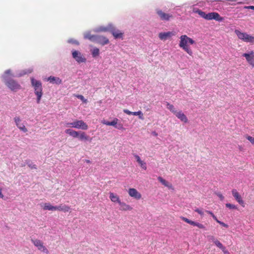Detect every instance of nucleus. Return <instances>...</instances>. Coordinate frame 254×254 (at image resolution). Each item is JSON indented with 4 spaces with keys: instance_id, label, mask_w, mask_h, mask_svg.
Returning a JSON list of instances; mask_svg holds the SVG:
<instances>
[{
    "instance_id": "obj_48",
    "label": "nucleus",
    "mask_w": 254,
    "mask_h": 254,
    "mask_svg": "<svg viewBox=\"0 0 254 254\" xmlns=\"http://www.w3.org/2000/svg\"><path fill=\"white\" fill-rule=\"evenodd\" d=\"M4 195L2 193V189L0 187V198H3Z\"/></svg>"
},
{
    "instance_id": "obj_45",
    "label": "nucleus",
    "mask_w": 254,
    "mask_h": 254,
    "mask_svg": "<svg viewBox=\"0 0 254 254\" xmlns=\"http://www.w3.org/2000/svg\"><path fill=\"white\" fill-rule=\"evenodd\" d=\"M221 250L224 254H229V251L226 249L225 246L224 247V249L223 248Z\"/></svg>"
},
{
    "instance_id": "obj_34",
    "label": "nucleus",
    "mask_w": 254,
    "mask_h": 254,
    "mask_svg": "<svg viewBox=\"0 0 254 254\" xmlns=\"http://www.w3.org/2000/svg\"><path fill=\"white\" fill-rule=\"evenodd\" d=\"M92 55L93 57H96L99 55V49L95 48L92 51Z\"/></svg>"
},
{
    "instance_id": "obj_10",
    "label": "nucleus",
    "mask_w": 254,
    "mask_h": 254,
    "mask_svg": "<svg viewBox=\"0 0 254 254\" xmlns=\"http://www.w3.org/2000/svg\"><path fill=\"white\" fill-rule=\"evenodd\" d=\"M33 244L38 248V250L48 254L49 253L47 249L43 245V243L39 240H32Z\"/></svg>"
},
{
    "instance_id": "obj_7",
    "label": "nucleus",
    "mask_w": 254,
    "mask_h": 254,
    "mask_svg": "<svg viewBox=\"0 0 254 254\" xmlns=\"http://www.w3.org/2000/svg\"><path fill=\"white\" fill-rule=\"evenodd\" d=\"M242 56L246 58L249 64L254 67V52L253 51H250L248 53H244Z\"/></svg>"
},
{
    "instance_id": "obj_5",
    "label": "nucleus",
    "mask_w": 254,
    "mask_h": 254,
    "mask_svg": "<svg viewBox=\"0 0 254 254\" xmlns=\"http://www.w3.org/2000/svg\"><path fill=\"white\" fill-rule=\"evenodd\" d=\"M5 85L11 91L16 92L21 88V85L15 80L10 79L4 81Z\"/></svg>"
},
{
    "instance_id": "obj_32",
    "label": "nucleus",
    "mask_w": 254,
    "mask_h": 254,
    "mask_svg": "<svg viewBox=\"0 0 254 254\" xmlns=\"http://www.w3.org/2000/svg\"><path fill=\"white\" fill-rule=\"evenodd\" d=\"M132 115L134 116H138V118L142 120L144 119L143 114L141 111L133 112H132Z\"/></svg>"
},
{
    "instance_id": "obj_41",
    "label": "nucleus",
    "mask_w": 254,
    "mask_h": 254,
    "mask_svg": "<svg viewBox=\"0 0 254 254\" xmlns=\"http://www.w3.org/2000/svg\"><path fill=\"white\" fill-rule=\"evenodd\" d=\"M11 70L10 69L6 70L4 72V75H3V78L4 79L5 81H6V75H11Z\"/></svg>"
},
{
    "instance_id": "obj_35",
    "label": "nucleus",
    "mask_w": 254,
    "mask_h": 254,
    "mask_svg": "<svg viewBox=\"0 0 254 254\" xmlns=\"http://www.w3.org/2000/svg\"><path fill=\"white\" fill-rule=\"evenodd\" d=\"M20 130H22V131L26 132L27 131V129L25 127V126L23 124H20L19 125H18L17 127Z\"/></svg>"
},
{
    "instance_id": "obj_1",
    "label": "nucleus",
    "mask_w": 254,
    "mask_h": 254,
    "mask_svg": "<svg viewBox=\"0 0 254 254\" xmlns=\"http://www.w3.org/2000/svg\"><path fill=\"white\" fill-rule=\"evenodd\" d=\"M180 41L179 43V46L182 48L185 52H186L190 56H192L193 52L191 49L189 47L188 44L189 43L190 45L193 44L195 42L194 41L189 37L186 35L181 36L180 37Z\"/></svg>"
},
{
    "instance_id": "obj_31",
    "label": "nucleus",
    "mask_w": 254,
    "mask_h": 254,
    "mask_svg": "<svg viewBox=\"0 0 254 254\" xmlns=\"http://www.w3.org/2000/svg\"><path fill=\"white\" fill-rule=\"evenodd\" d=\"M167 108L171 112H172L173 113H174V114H175L177 112L174 106L172 104H171L170 103H169L168 102H167Z\"/></svg>"
},
{
    "instance_id": "obj_47",
    "label": "nucleus",
    "mask_w": 254,
    "mask_h": 254,
    "mask_svg": "<svg viewBox=\"0 0 254 254\" xmlns=\"http://www.w3.org/2000/svg\"><path fill=\"white\" fill-rule=\"evenodd\" d=\"M124 112L128 115H132V112L129 111V110L127 109H124Z\"/></svg>"
},
{
    "instance_id": "obj_21",
    "label": "nucleus",
    "mask_w": 254,
    "mask_h": 254,
    "mask_svg": "<svg viewBox=\"0 0 254 254\" xmlns=\"http://www.w3.org/2000/svg\"><path fill=\"white\" fill-rule=\"evenodd\" d=\"M109 195L110 199L113 202L118 203L119 204L121 201L119 196L117 194H115L113 192H110Z\"/></svg>"
},
{
    "instance_id": "obj_12",
    "label": "nucleus",
    "mask_w": 254,
    "mask_h": 254,
    "mask_svg": "<svg viewBox=\"0 0 254 254\" xmlns=\"http://www.w3.org/2000/svg\"><path fill=\"white\" fill-rule=\"evenodd\" d=\"M180 218L182 220H183L184 221L186 222V223H187L188 224H190L194 226H196L200 229H205V226L201 223L192 221V220H190L185 217L182 216Z\"/></svg>"
},
{
    "instance_id": "obj_37",
    "label": "nucleus",
    "mask_w": 254,
    "mask_h": 254,
    "mask_svg": "<svg viewBox=\"0 0 254 254\" xmlns=\"http://www.w3.org/2000/svg\"><path fill=\"white\" fill-rule=\"evenodd\" d=\"M226 206L230 209H236L237 208L235 205L231 203H226Z\"/></svg>"
},
{
    "instance_id": "obj_44",
    "label": "nucleus",
    "mask_w": 254,
    "mask_h": 254,
    "mask_svg": "<svg viewBox=\"0 0 254 254\" xmlns=\"http://www.w3.org/2000/svg\"><path fill=\"white\" fill-rule=\"evenodd\" d=\"M195 211L197 212L200 215H203V211L201 210H200V209H199L198 208H197V209H195Z\"/></svg>"
},
{
    "instance_id": "obj_18",
    "label": "nucleus",
    "mask_w": 254,
    "mask_h": 254,
    "mask_svg": "<svg viewBox=\"0 0 254 254\" xmlns=\"http://www.w3.org/2000/svg\"><path fill=\"white\" fill-rule=\"evenodd\" d=\"M209 240L212 241V242L214 244V245L220 249L222 250L223 248L224 249V246L216 238H215L213 236H208Z\"/></svg>"
},
{
    "instance_id": "obj_19",
    "label": "nucleus",
    "mask_w": 254,
    "mask_h": 254,
    "mask_svg": "<svg viewBox=\"0 0 254 254\" xmlns=\"http://www.w3.org/2000/svg\"><path fill=\"white\" fill-rule=\"evenodd\" d=\"M119 204L120 206V210L121 211H131L132 209V207L131 206L124 202L121 201Z\"/></svg>"
},
{
    "instance_id": "obj_52",
    "label": "nucleus",
    "mask_w": 254,
    "mask_h": 254,
    "mask_svg": "<svg viewBox=\"0 0 254 254\" xmlns=\"http://www.w3.org/2000/svg\"><path fill=\"white\" fill-rule=\"evenodd\" d=\"M246 8L254 10V6H249L246 7Z\"/></svg>"
},
{
    "instance_id": "obj_38",
    "label": "nucleus",
    "mask_w": 254,
    "mask_h": 254,
    "mask_svg": "<svg viewBox=\"0 0 254 254\" xmlns=\"http://www.w3.org/2000/svg\"><path fill=\"white\" fill-rule=\"evenodd\" d=\"M76 97L80 99L81 101H82L84 103H86L87 102V100L85 99L83 96L81 95H76Z\"/></svg>"
},
{
    "instance_id": "obj_6",
    "label": "nucleus",
    "mask_w": 254,
    "mask_h": 254,
    "mask_svg": "<svg viewBox=\"0 0 254 254\" xmlns=\"http://www.w3.org/2000/svg\"><path fill=\"white\" fill-rule=\"evenodd\" d=\"M156 12L159 17L160 20L162 21H169L171 19L173 18L172 14L166 13L159 8L156 9Z\"/></svg>"
},
{
    "instance_id": "obj_55",
    "label": "nucleus",
    "mask_w": 254,
    "mask_h": 254,
    "mask_svg": "<svg viewBox=\"0 0 254 254\" xmlns=\"http://www.w3.org/2000/svg\"><path fill=\"white\" fill-rule=\"evenodd\" d=\"M217 1H222L223 0H217Z\"/></svg>"
},
{
    "instance_id": "obj_24",
    "label": "nucleus",
    "mask_w": 254,
    "mask_h": 254,
    "mask_svg": "<svg viewBox=\"0 0 254 254\" xmlns=\"http://www.w3.org/2000/svg\"><path fill=\"white\" fill-rule=\"evenodd\" d=\"M65 132L74 138L78 137L79 135V132L74 130L71 129H66L65 130Z\"/></svg>"
},
{
    "instance_id": "obj_28",
    "label": "nucleus",
    "mask_w": 254,
    "mask_h": 254,
    "mask_svg": "<svg viewBox=\"0 0 254 254\" xmlns=\"http://www.w3.org/2000/svg\"><path fill=\"white\" fill-rule=\"evenodd\" d=\"M78 137L81 140H88L89 139V136L87 135L84 132H79Z\"/></svg>"
},
{
    "instance_id": "obj_50",
    "label": "nucleus",
    "mask_w": 254,
    "mask_h": 254,
    "mask_svg": "<svg viewBox=\"0 0 254 254\" xmlns=\"http://www.w3.org/2000/svg\"><path fill=\"white\" fill-rule=\"evenodd\" d=\"M206 212L208 214L211 215V216H212L214 215V214L211 211H210L208 210H206Z\"/></svg>"
},
{
    "instance_id": "obj_51",
    "label": "nucleus",
    "mask_w": 254,
    "mask_h": 254,
    "mask_svg": "<svg viewBox=\"0 0 254 254\" xmlns=\"http://www.w3.org/2000/svg\"><path fill=\"white\" fill-rule=\"evenodd\" d=\"M212 217L217 223H218V221H219V220H218V219L215 216V215H214V214Z\"/></svg>"
},
{
    "instance_id": "obj_36",
    "label": "nucleus",
    "mask_w": 254,
    "mask_h": 254,
    "mask_svg": "<svg viewBox=\"0 0 254 254\" xmlns=\"http://www.w3.org/2000/svg\"><path fill=\"white\" fill-rule=\"evenodd\" d=\"M245 137L253 144L254 145V137L246 134Z\"/></svg>"
},
{
    "instance_id": "obj_53",
    "label": "nucleus",
    "mask_w": 254,
    "mask_h": 254,
    "mask_svg": "<svg viewBox=\"0 0 254 254\" xmlns=\"http://www.w3.org/2000/svg\"><path fill=\"white\" fill-rule=\"evenodd\" d=\"M153 134L155 136L157 135V133L155 131L153 132Z\"/></svg>"
},
{
    "instance_id": "obj_29",
    "label": "nucleus",
    "mask_w": 254,
    "mask_h": 254,
    "mask_svg": "<svg viewBox=\"0 0 254 254\" xmlns=\"http://www.w3.org/2000/svg\"><path fill=\"white\" fill-rule=\"evenodd\" d=\"M43 209L44 210L55 211L56 210V206H53L49 203H45L44 204Z\"/></svg>"
},
{
    "instance_id": "obj_39",
    "label": "nucleus",
    "mask_w": 254,
    "mask_h": 254,
    "mask_svg": "<svg viewBox=\"0 0 254 254\" xmlns=\"http://www.w3.org/2000/svg\"><path fill=\"white\" fill-rule=\"evenodd\" d=\"M64 127H74V122L71 123H65L64 124Z\"/></svg>"
},
{
    "instance_id": "obj_9",
    "label": "nucleus",
    "mask_w": 254,
    "mask_h": 254,
    "mask_svg": "<svg viewBox=\"0 0 254 254\" xmlns=\"http://www.w3.org/2000/svg\"><path fill=\"white\" fill-rule=\"evenodd\" d=\"M73 58L78 63H84L86 62V58H84L80 52L77 51H74L72 53Z\"/></svg>"
},
{
    "instance_id": "obj_40",
    "label": "nucleus",
    "mask_w": 254,
    "mask_h": 254,
    "mask_svg": "<svg viewBox=\"0 0 254 254\" xmlns=\"http://www.w3.org/2000/svg\"><path fill=\"white\" fill-rule=\"evenodd\" d=\"M14 122H15V124H16V126H17V127L18 125H20V122H21V120H20V118H19V117H15V118H14Z\"/></svg>"
},
{
    "instance_id": "obj_23",
    "label": "nucleus",
    "mask_w": 254,
    "mask_h": 254,
    "mask_svg": "<svg viewBox=\"0 0 254 254\" xmlns=\"http://www.w3.org/2000/svg\"><path fill=\"white\" fill-rule=\"evenodd\" d=\"M70 209L69 206L66 205L65 204H60L59 206H56V210H59L60 211H63L64 212H66L69 211Z\"/></svg>"
},
{
    "instance_id": "obj_11",
    "label": "nucleus",
    "mask_w": 254,
    "mask_h": 254,
    "mask_svg": "<svg viewBox=\"0 0 254 254\" xmlns=\"http://www.w3.org/2000/svg\"><path fill=\"white\" fill-rule=\"evenodd\" d=\"M232 193L236 200L243 207H245V203L243 201L241 195L239 194L236 189L232 190Z\"/></svg>"
},
{
    "instance_id": "obj_2",
    "label": "nucleus",
    "mask_w": 254,
    "mask_h": 254,
    "mask_svg": "<svg viewBox=\"0 0 254 254\" xmlns=\"http://www.w3.org/2000/svg\"><path fill=\"white\" fill-rule=\"evenodd\" d=\"M195 12L197 13L200 17L207 20L214 19L217 21H222L224 19L223 17H221L218 13L216 12L206 13L205 12H203L200 9H197L195 11Z\"/></svg>"
},
{
    "instance_id": "obj_46",
    "label": "nucleus",
    "mask_w": 254,
    "mask_h": 254,
    "mask_svg": "<svg viewBox=\"0 0 254 254\" xmlns=\"http://www.w3.org/2000/svg\"><path fill=\"white\" fill-rule=\"evenodd\" d=\"M221 250L224 254H229V251L226 249L225 246L224 247V249L223 248Z\"/></svg>"
},
{
    "instance_id": "obj_4",
    "label": "nucleus",
    "mask_w": 254,
    "mask_h": 254,
    "mask_svg": "<svg viewBox=\"0 0 254 254\" xmlns=\"http://www.w3.org/2000/svg\"><path fill=\"white\" fill-rule=\"evenodd\" d=\"M101 30L103 31H110L115 39L122 38L123 36V33L119 30L116 29L112 25H109L108 27L101 28Z\"/></svg>"
},
{
    "instance_id": "obj_8",
    "label": "nucleus",
    "mask_w": 254,
    "mask_h": 254,
    "mask_svg": "<svg viewBox=\"0 0 254 254\" xmlns=\"http://www.w3.org/2000/svg\"><path fill=\"white\" fill-rule=\"evenodd\" d=\"M74 128L87 130L88 128V125L82 120H75L74 121Z\"/></svg>"
},
{
    "instance_id": "obj_30",
    "label": "nucleus",
    "mask_w": 254,
    "mask_h": 254,
    "mask_svg": "<svg viewBox=\"0 0 254 254\" xmlns=\"http://www.w3.org/2000/svg\"><path fill=\"white\" fill-rule=\"evenodd\" d=\"M96 36V35H92L90 33H86L84 35V38L89 39L91 41L94 42Z\"/></svg>"
},
{
    "instance_id": "obj_25",
    "label": "nucleus",
    "mask_w": 254,
    "mask_h": 254,
    "mask_svg": "<svg viewBox=\"0 0 254 254\" xmlns=\"http://www.w3.org/2000/svg\"><path fill=\"white\" fill-rule=\"evenodd\" d=\"M134 157L136 159V161L140 165V167L143 169H144L145 170H146L147 167H146V163L141 160L140 157L138 155H137V154H134Z\"/></svg>"
},
{
    "instance_id": "obj_13",
    "label": "nucleus",
    "mask_w": 254,
    "mask_h": 254,
    "mask_svg": "<svg viewBox=\"0 0 254 254\" xmlns=\"http://www.w3.org/2000/svg\"><path fill=\"white\" fill-rule=\"evenodd\" d=\"M128 193L130 197H132L137 200L141 198V193L138 192L135 189L130 188L128 190Z\"/></svg>"
},
{
    "instance_id": "obj_22",
    "label": "nucleus",
    "mask_w": 254,
    "mask_h": 254,
    "mask_svg": "<svg viewBox=\"0 0 254 254\" xmlns=\"http://www.w3.org/2000/svg\"><path fill=\"white\" fill-rule=\"evenodd\" d=\"M47 80L51 83H55L56 84H60L62 83V80L59 77L51 76L49 77Z\"/></svg>"
},
{
    "instance_id": "obj_49",
    "label": "nucleus",
    "mask_w": 254,
    "mask_h": 254,
    "mask_svg": "<svg viewBox=\"0 0 254 254\" xmlns=\"http://www.w3.org/2000/svg\"><path fill=\"white\" fill-rule=\"evenodd\" d=\"M217 195L218 196V197L220 198V199L221 200H223L224 198L223 195L221 194V193H218L217 194Z\"/></svg>"
},
{
    "instance_id": "obj_17",
    "label": "nucleus",
    "mask_w": 254,
    "mask_h": 254,
    "mask_svg": "<svg viewBox=\"0 0 254 254\" xmlns=\"http://www.w3.org/2000/svg\"><path fill=\"white\" fill-rule=\"evenodd\" d=\"M174 115H175V116L181 121L185 123L188 122V119L187 116L182 112V111H179L178 112L177 111Z\"/></svg>"
},
{
    "instance_id": "obj_43",
    "label": "nucleus",
    "mask_w": 254,
    "mask_h": 254,
    "mask_svg": "<svg viewBox=\"0 0 254 254\" xmlns=\"http://www.w3.org/2000/svg\"><path fill=\"white\" fill-rule=\"evenodd\" d=\"M218 223H219V224H220L221 225H222V226H223L225 228H228V225L227 224H226L223 222L219 221H218Z\"/></svg>"
},
{
    "instance_id": "obj_14",
    "label": "nucleus",
    "mask_w": 254,
    "mask_h": 254,
    "mask_svg": "<svg viewBox=\"0 0 254 254\" xmlns=\"http://www.w3.org/2000/svg\"><path fill=\"white\" fill-rule=\"evenodd\" d=\"M94 42L104 46L108 44L109 43V41L108 39L105 36L96 35Z\"/></svg>"
},
{
    "instance_id": "obj_33",
    "label": "nucleus",
    "mask_w": 254,
    "mask_h": 254,
    "mask_svg": "<svg viewBox=\"0 0 254 254\" xmlns=\"http://www.w3.org/2000/svg\"><path fill=\"white\" fill-rule=\"evenodd\" d=\"M26 164L28 165V166L31 169H37V166L35 164H34L31 160H26Z\"/></svg>"
},
{
    "instance_id": "obj_26",
    "label": "nucleus",
    "mask_w": 254,
    "mask_h": 254,
    "mask_svg": "<svg viewBox=\"0 0 254 254\" xmlns=\"http://www.w3.org/2000/svg\"><path fill=\"white\" fill-rule=\"evenodd\" d=\"M31 84L34 87V90L36 88H39L42 86L41 81L35 79L34 78H31Z\"/></svg>"
},
{
    "instance_id": "obj_27",
    "label": "nucleus",
    "mask_w": 254,
    "mask_h": 254,
    "mask_svg": "<svg viewBox=\"0 0 254 254\" xmlns=\"http://www.w3.org/2000/svg\"><path fill=\"white\" fill-rule=\"evenodd\" d=\"M158 181L161 183H162L165 187H168L169 189H172L173 188L172 185L171 184L169 183V182H168L167 181H166L162 177H158Z\"/></svg>"
},
{
    "instance_id": "obj_3",
    "label": "nucleus",
    "mask_w": 254,
    "mask_h": 254,
    "mask_svg": "<svg viewBox=\"0 0 254 254\" xmlns=\"http://www.w3.org/2000/svg\"><path fill=\"white\" fill-rule=\"evenodd\" d=\"M235 33L239 38L245 42L254 43V37L238 30H235Z\"/></svg>"
},
{
    "instance_id": "obj_42",
    "label": "nucleus",
    "mask_w": 254,
    "mask_h": 254,
    "mask_svg": "<svg viewBox=\"0 0 254 254\" xmlns=\"http://www.w3.org/2000/svg\"><path fill=\"white\" fill-rule=\"evenodd\" d=\"M68 43H71V44H75V45H79V42L75 40H74V39H70L68 40Z\"/></svg>"
},
{
    "instance_id": "obj_16",
    "label": "nucleus",
    "mask_w": 254,
    "mask_h": 254,
    "mask_svg": "<svg viewBox=\"0 0 254 254\" xmlns=\"http://www.w3.org/2000/svg\"><path fill=\"white\" fill-rule=\"evenodd\" d=\"M174 35H175V32L169 31L167 32H161L159 34L158 37L160 40L165 41Z\"/></svg>"
},
{
    "instance_id": "obj_15",
    "label": "nucleus",
    "mask_w": 254,
    "mask_h": 254,
    "mask_svg": "<svg viewBox=\"0 0 254 254\" xmlns=\"http://www.w3.org/2000/svg\"><path fill=\"white\" fill-rule=\"evenodd\" d=\"M119 120L117 118H115L112 122H108L106 121L105 120H103L101 121V123L104 124L107 126H112L115 127L116 128H117L118 129H121L123 128V126L122 125H119V126H116V125L118 123Z\"/></svg>"
},
{
    "instance_id": "obj_20",
    "label": "nucleus",
    "mask_w": 254,
    "mask_h": 254,
    "mask_svg": "<svg viewBox=\"0 0 254 254\" xmlns=\"http://www.w3.org/2000/svg\"><path fill=\"white\" fill-rule=\"evenodd\" d=\"M42 86L39 88H36L34 90L35 94L37 96V103H40L41 97L43 95Z\"/></svg>"
},
{
    "instance_id": "obj_54",
    "label": "nucleus",
    "mask_w": 254,
    "mask_h": 254,
    "mask_svg": "<svg viewBox=\"0 0 254 254\" xmlns=\"http://www.w3.org/2000/svg\"><path fill=\"white\" fill-rule=\"evenodd\" d=\"M86 161V163H90V160H86V161Z\"/></svg>"
}]
</instances>
